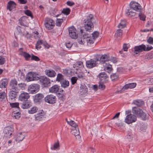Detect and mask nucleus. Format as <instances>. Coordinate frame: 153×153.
Listing matches in <instances>:
<instances>
[{
    "label": "nucleus",
    "mask_w": 153,
    "mask_h": 153,
    "mask_svg": "<svg viewBox=\"0 0 153 153\" xmlns=\"http://www.w3.org/2000/svg\"><path fill=\"white\" fill-rule=\"evenodd\" d=\"M117 36L120 37L123 34V30L121 29H118L117 31Z\"/></svg>",
    "instance_id": "nucleus-64"
},
{
    "label": "nucleus",
    "mask_w": 153,
    "mask_h": 153,
    "mask_svg": "<svg viewBox=\"0 0 153 153\" xmlns=\"http://www.w3.org/2000/svg\"><path fill=\"white\" fill-rule=\"evenodd\" d=\"M18 84V82L15 78L11 79L8 86V89L10 90L19 91Z\"/></svg>",
    "instance_id": "nucleus-5"
},
{
    "label": "nucleus",
    "mask_w": 153,
    "mask_h": 153,
    "mask_svg": "<svg viewBox=\"0 0 153 153\" xmlns=\"http://www.w3.org/2000/svg\"><path fill=\"white\" fill-rule=\"evenodd\" d=\"M86 63V66L88 68H91L96 66L97 64L96 61L92 59L87 61Z\"/></svg>",
    "instance_id": "nucleus-17"
},
{
    "label": "nucleus",
    "mask_w": 153,
    "mask_h": 153,
    "mask_svg": "<svg viewBox=\"0 0 153 153\" xmlns=\"http://www.w3.org/2000/svg\"><path fill=\"white\" fill-rule=\"evenodd\" d=\"M56 100V97L53 94L48 95L45 97V101L50 104L55 103Z\"/></svg>",
    "instance_id": "nucleus-10"
},
{
    "label": "nucleus",
    "mask_w": 153,
    "mask_h": 153,
    "mask_svg": "<svg viewBox=\"0 0 153 153\" xmlns=\"http://www.w3.org/2000/svg\"><path fill=\"white\" fill-rule=\"evenodd\" d=\"M27 17L25 16L22 17L19 19V22L21 25L24 26L26 24Z\"/></svg>",
    "instance_id": "nucleus-33"
},
{
    "label": "nucleus",
    "mask_w": 153,
    "mask_h": 153,
    "mask_svg": "<svg viewBox=\"0 0 153 153\" xmlns=\"http://www.w3.org/2000/svg\"><path fill=\"white\" fill-rule=\"evenodd\" d=\"M45 97L42 93H38L33 97V100L35 103L39 104L45 100Z\"/></svg>",
    "instance_id": "nucleus-8"
},
{
    "label": "nucleus",
    "mask_w": 153,
    "mask_h": 153,
    "mask_svg": "<svg viewBox=\"0 0 153 153\" xmlns=\"http://www.w3.org/2000/svg\"><path fill=\"white\" fill-rule=\"evenodd\" d=\"M63 73L68 77L71 76L73 75L72 69L70 68H65L63 69Z\"/></svg>",
    "instance_id": "nucleus-26"
},
{
    "label": "nucleus",
    "mask_w": 153,
    "mask_h": 153,
    "mask_svg": "<svg viewBox=\"0 0 153 153\" xmlns=\"http://www.w3.org/2000/svg\"><path fill=\"white\" fill-rule=\"evenodd\" d=\"M45 114L44 113L42 112H40L37 113L35 115V120L38 121L41 120Z\"/></svg>",
    "instance_id": "nucleus-28"
},
{
    "label": "nucleus",
    "mask_w": 153,
    "mask_h": 153,
    "mask_svg": "<svg viewBox=\"0 0 153 153\" xmlns=\"http://www.w3.org/2000/svg\"><path fill=\"white\" fill-rule=\"evenodd\" d=\"M18 84V82L15 78L11 79L8 86V89L10 90L19 91Z\"/></svg>",
    "instance_id": "nucleus-6"
},
{
    "label": "nucleus",
    "mask_w": 153,
    "mask_h": 153,
    "mask_svg": "<svg viewBox=\"0 0 153 153\" xmlns=\"http://www.w3.org/2000/svg\"><path fill=\"white\" fill-rule=\"evenodd\" d=\"M21 55L23 56L26 61H29L30 60V59L31 58V55H30L28 53L25 52H22V53L21 54Z\"/></svg>",
    "instance_id": "nucleus-35"
},
{
    "label": "nucleus",
    "mask_w": 153,
    "mask_h": 153,
    "mask_svg": "<svg viewBox=\"0 0 153 153\" xmlns=\"http://www.w3.org/2000/svg\"><path fill=\"white\" fill-rule=\"evenodd\" d=\"M16 6V3L14 1H10L7 3V9L9 10L10 11H11L15 8Z\"/></svg>",
    "instance_id": "nucleus-25"
},
{
    "label": "nucleus",
    "mask_w": 153,
    "mask_h": 153,
    "mask_svg": "<svg viewBox=\"0 0 153 153\" xmlns=\"http://www.w3.org/2000/svg\"><path fill=\"white\" fill-rule=\"evenodd\" d=\"M13 115V116L16 119H19L21 117V114L19 112L16 113L14 112V113Z\"/></svg>",
    "instance_id": "nucleus-55"
},
{
    "label": "nucleus",
    "mask_w": 153,
    "mask_h": 153,
    "mask_svg": "<svg viewBox=\"0 0 153 153\" xmlns=\"http://www.w3.org/2000/svg\"><path fill=\"white\" fill-rule=\"evenodd\" d=\"M59 88L60 86L58 85H54L49 88V91L52 93H58L59 92Z\"/></svg>",
    "instance_id": "nucleus-21"
},
{
    "label": "nucleus",
    "mask_w": 153,
    "mask_h": 153,
    "mask_svg": "<svg viewBox=\"0 0 153 153\" xmlns=\"http://www.w3.org/2000/svg\"><path fill=\"white\" fill-rule=\"evenodd\" d=\"M139 13L138 14V16L140 17V19L143 21L145 20L146 16L142 12V11L139 12Z\"/></svg>",
    "instance_id": "nucleus-45"
},
{
    "label": "nucleus",
    "mask_w": 153,
    "mask_h": 153,
    "mask_svg": "<svg viewBox=\"0 0 153 153\" xmlns=\"http://www.w3.org/2000/svg\"><path fill=\"white\" fill-rule=\"evenodd\" d=\"M153 58V55L152 53L146 54L145 56V59H150Z\"/></svg>",
    "instance_id": "nucleus-60"
},
{
    "label": "nucleus",
    "mask_w": 153,
    "mask_h": 153,
    "mask_svg": "<svg viewBox=\"0 0 153 153\" xmlns=\"http://www.w3.org/2000/svg\"><path fill=\"white\" fill-rule=\"evenodd\" d=\"M65 19L66 18L63 17L62 19H56V26L58 27L60 26L64 21H65Z\"/></svg>",
    "instance_id": "nucleus-34"
},
{
    "label": "nucleus",
    "mask_w": 153,
    "mask_h": 153,
    "mask_svg": "<svg viewBox=\"0 0 153 153\" xmlns=\"http://www.w3.org/2000/svg\"><path fill=\"white\" fill-rule=\"evenodd\" d=\"M137 120L136 116L134 114H130L127 115L125 120V122L128 124L135 122Z\"/></svg>",
    "instance_id": "nucleus-11"
},
{
    "label": "nucleus",
    "mask_w": 153,
    "mask_h": 153,
    "mask_svg": "<svg viewBox=\"0 0 153 153\" xmlns=\"http://www.w3.org/2000/svg\"><path fill=\"white\" fill-rule=\"evenodd\" d=\"M13 128L9 126L6 127L4 130V132L7 135V136H10L12 134Z\"/></svg>",
    "instance_id": "nucleus-24"
},
{
    "label": "nucleus",
    "mask_w": 153,
    "mask_h": 153,
    "mask_svg": "<svg viewBox=\"0 0 153 153\" xmlns=\"http://www.w3.org/2000/svg\"><path fill=\"white\" fill-rule=\"evenodd\" d=\"M8 81L7 79H3L1 82L0 88H5L7 85Z\"/></svg>",
    "instance_id": "nucleus-29"
},
{
    "label": "nucleus",
    "mask_w": 153,
    "mask_h": 153,
    "mask_svg": "<svg viewBox=\"0 0 153 153\" xmlns=\"http://www.w3.org/2000/svg\"><path fill=\"white\" fill-rule=\"evenodd\" d=\"M22 102L20 103V105L21 107L23 109L28 108L32 106L31 102L28 100Z\"/></svg>",
    "instance_id": "nucleus-19"
},
{
    "label": "nucleus",
    "mask_w": 153,
    "mask_h": 153,
    "mask_svg": "<svg viewBox=\"0 0 153 153\" xmlns=\"http://www.w3.org/2000/svg\"><path fill=\"white\" fill-rule=\"evenodd\" d=\"M88 91L87 86L84 84H81L79 93L82 95H85Z\"/></svg>",
    "instance_id": "nucleus-14"
},
{
    "label": "nucleus",
    "mask_w": 153,
    "mask_h": 153,
    "mask_svg": "<svg viewBox=\"0 0 153 153\" xmlns=\"http://www.w3.org/2000/svg\"><path fill=\"white\" fill-rule=\"evenodd\" d=\"M109 57L108 55L104 54L102 55L100 58V61L102 64L105 63V62L109 60Z\"/></svg>",
    "instance_id": "nucleus-27"
},
{
    "label": "nucleus",
    "mask_w": 153,
    "mask_h": 153,
    "mask_svg": "<svg viewBox=\"0 0 153 153\" xmlns=\"http://www.w3.org/2000/svg\"><path fill=\"white\" fill-rule=\"evenodd\" d=\"M105 69L107 71L108 73H109L113 69L112 67V66L111 65H109L108 66L106 67Z\"/></svg>",
    "instance_id": "nucleus-58"
},
{
    "label": "nucleus",
    "mask_w": 153,
    "mask_h": 153,
    "mask_svg": "<svg viewBox=\"0 0 153 153\" xmlns=\"http://www.w3.org/2000/svg\"><path fill=\"white\" fill-rule=\"evenodd\" d=\"M30 97L29 94L27 93L23 92L19 96V100L21 101H26Z\"/></svg>",
    "instance_id": "nucleus-15"
},
{
    "label": "nucleus",
    "mask_w": 153,
    "mask_h": 153,
    "mask_svg": "<svg viewBox=\"0 0 153 153\" xmlns=\"http://www.w3.org/2000/svg\"><path fill=\"white\" fill-rule=\"evenodd\" d=\"M18 86L19 91L20 90H25V88L26 85V84H25L24 83H21L18 84Z\"/></svg>",
    "instance_id": "nucleus-40"
},
{
    "label": "nucleus",
    "mask_w": 153,
    "mask_h": 153,
    "mask_svg": "<svg viewBox=\"0 0 153 153\" xmlns=\"http://www.w3.org/2000/svg\"><path fill=\"white\" fill-rule=\"evenodd\" d=\"M133 103L134 104L138 106H140L144 105V101L140 100H134Z\"/></svg>",
    "instance_id": "nucleus-37"
},
{
    "label": "nucleus",
    "mask_w": 153,
    "mask_h": 153,
    "mask_svg": "<svg viewBox=\"0 0 153 153\" xmlns=\"http://www.w3.org/2000/svg\"><path fill=\"white\" fill-rule=\"evenodd\" d=\"M73 131L74 132L73 134L76 137V138H79L80 137V136H79V129L78 128H75V129H74L73 130Z\"/></svg>",
    "instance_id": "nucleus-39"
},
{
    "label": "nucleus",
    "mask_w": 153,
    "mask_h": 153,
    "mask_svg": "<svg viewBox=\"0 0 153 153\" xmlns=\"http://www.w3.org/2000/svg\"><path fill=\"white\" fill-rule=\"evenodd\" d=\"M39 80L41 84L44 87H47L50 85V80L45 76H41L39 77Z\"/></svg>",
    "instance_id": "nucleus-3"
},
{
    "label": "nucleus",
    "mask_w": 153,
    "mask_h": 153,
    "mask_svg": "<svg viewBox=\"0 0 153 153\" xmlns=\"http://www.w3.org/2000/svg\"><path fill=\"white\" fill-rule=\"evenodd\" d=\"M38 110V108L36 106L31 108L30 109L28 110V112L30 114H33L36 112Z\"/></svg>",
    "instance_id": "nucleus-41"
},
{
    "label": "nucleus",
    "mask_w": 153,
    "mask_h": 153,
    "mask_svg": "<svg viewBox=\"0 0 153 153\" xmlns=\"http://www.w3.org/2000/svg\"><path fill=\"white\" fill-rule=\"evenodd\" d=\"M94 19L93 15L90 14L84 20V27L86 30L90 32L94 28L93 21Z\"/></svg>",
    "instance_id": "nucleus-2"
},
{
    "label": "nucleus",
    "mask_w": 153,
    "mask_h": 153,
    "mask_svg": "<svg viewBox=\"0 0 153 153\" xmlns=\"http://www.w3.org/2000/svg\"><path fill=\"white\" fill-rule=\"evenodd\" d=\"M61 86L64 88H66L68 87L69 85V82L66 79H64L60 82Z\"/></svg>",
    "instance_id": "nucleus-32"
},
{
    "label": "nucleus",
    "mask_w": 153,
    "mask_h": 153,
    "mask_svg": "<svg viewBox=\"0 0 153 153\" xmlns=\"http://www.w3.org/2000/svg\"><path fill=\"white\" fill-rule=\"evenodd\" d=\"M24 133L22 132L19 133L17 136V137L16 139V141L18 142H19L20 141H22L25 137L24 134H23Z\"/></svg>",
    "instance_id": "nucleus-30"
},
{
    "label": "nucleus",
    "mask_w": 153,
    "mask_h": 153,
    "mask_svg": "<svg viewBox=\"0 0 153 153\" xmlns=\"http://www.w3.org/2000/svg\"><path fill=\"white\" fill-rule=\"evenodd\" d=\"M98 77L100 79L101 81L103 80V79H106L108 78V76L104 72H101L98 75Z\"/></svg>",
    "instance_id": "nucleus-31"
},
{
    "label": "nucleus",
    "mask_w": 153,
    "mask_h": 153,
    "mask_svg": "<svg viewBox=\"0 0 153 153\" xmlns=\"http://www.w3.org/2000/svg\"><path fill=\"white\" fill-rule=\"evenodd\" d=\"M80 32L81 34V37L78 39V42L80 44H84L86 41L88 44L91 45L93 44L95 41V40L93 39L91 36L89 37L88 34H84L83 30L82 29H80Z\"/></svg>",
    "instance_id": "nucleus-1"
},
{
    "label": "nucleus",
    "mask_w": 153,
    "mask_h": 153,
    "mask_svg": "<svg viewBox=\"0 0 153 153\" xmlns=\"http://www.w3.org/2000/svg\"><path fill=\"white\" fill-rule=\"evenodd\" d=\"M31 60H34L36 61H38L40 60L39 57L36 56H35L33 54H31V58L30 59Z\"/></svg>",
    "instance_id": "nucleus-52"
},
{
    "label": "nucleus",
    "mask_w": 153,
    "mask_h": 153,
    "mask_svg": "<svg viewBox=\"0 0 153 153\" xmlns=\"http://www.w3.org/2000/svg\"><path fill=\"white\" fill-rule=\"evenodd\" d=\"M64 76L61 74L59 73L57 75V78L56 79V81L61 82L63 80H64Z\"/></svg>",
    "instance_id": "nucleus-38"
},
{
    "label": "nucleus",
    "mask_w": 153,
    "mask_h": 153,
    "mask_svg": "<svg viewBox=\"0 0 153 153\" xmlns=\"http://www.w3.org/2000/svg\"><path fill=\"white\" fill-rule=\"evenodd\" d=\"M6 97V94L4 91L0 92V101H2Z\"/></svg>",
    "instance_id": "nucleus-48"
},
{
    "label": "nucleus",
    "mask_w": 153,
    "mask_h": 153,
    "mask_svg": "<svg viewBox=\"0 0 153 153\" xmlns=\"http://www.w3.org/2000/svg\"><path fill=\"white\" fill-rule=\"evenodd\" d=\"M66 120L70 126L74 127L75 128H77V125L75 123V122L72 120H71L70 121H68L67 119H66Z\"/></svg>",
    "instance_id": "nucleus-43"
},
{
    "label": "nucleus",
    "mask_w": 153,
    "mask_h": 153,
    "mask_svg": "<svg viewBox=\"0 0 153 153\" xmlns=\"http://www.w3.org/2000/svg\"><path fill=\"white\" fill-rule=\"evenodd\" d=\"M33 73V72H30L27 74L26 79L27 82L39 80V77L37 76L35 74Z\"/></svg>",
    "instance_id": "nucleus-12"
},
{
    "label": "nucleus",
    "mask_w": 153,
    "mask_h": 153,
    "mask_svg": "<svg viewBox=\"0 0 153 153\" xmlns=\"http://www.w3.org/2000/svg\"><path fill=\"white\" fill-rule=\"evenodd\" d=\"M98 88L99 89L104 90L105 88V86L103 85L101 81L99 82Z\"/></svg>",
    "instance_id": "nucleus-56"
},
{
    "label": "nucleus",
    "mask_w": 153,
    "mask_h": 153,
    "mask_svg": "<svg viewBox=\"0 0 153 153\" xmlns=\"http://www.w3.org/2000/svg\"><path fill=\"white\" fill-rule=\"evenodd\" d=\"M33 35H34V37L36 39H38L39 37V35L37 31H34L33 33Z\"/></svg>",
    "instance_id": "nucleus-63"
},
{
    "label": "nucleus",
    "mask_w": 153,
    "mask_h": 153,
    "mask_svg": "<svg viewBox=\"0 0 153 153\" xmlns=\"http://www.w3.org/2000/svg\"><path fill=\"white\" fill-rule=\"evenodd\" d=\"M5 62V58L3 56H0V65H3Z\"/></svg>",
    "instance_id": "nucleus-57"
},
{
    "label": "nucleus",
    "mask_w": 153,
    "mask_h": 153,
    "mask_svg": "<svg viewBox=\"0 0 153 153\" xmlns=\"http://www.w3.org/2000/svg\"><path fill=\"white\" fill-rule=\"evenodd\" d=\"M126 26V21L122 20L118 25V27L119 28H122L125 27Z\"/></svg>",
    "instance_id": "nucleus-47"
},
{
    "label": "nucleus",
    "mask_w": 153,
    "mask_h": 153,
    "mask_svg": "<svg viewBox=\"0 0 153 153\" xmlns=\"http://www.w3.org/2000/svg\"><path fill=\"white\" fill-rule=\"evenodd\" d=\"M145 45L144 44H142L139 46H136L134 47V51L136 54H137L138 53L141 52L143 51H145Z\"/></svg>",
    "instance_id": "nucleus-18"
},
{
    "label": "nucleus",
    "mask_w": 153,
    "mask_h": 153,
    "mask_svg": "<svg viewBox=\"0 0 153 153\" xmlns=\"http://www.w3.org/2000/svg\"><path fill=\"white\" fill-rule=\"evenodd\" d=\"M118 78V76L115 73L111 75V78L112 81L116 80Z\"/></svg>",
    "instance_id": "nucleus-50"
},
{
    "label": "nucleus",
    "mask_w": 153,
    "mask_h": 153,
    "mask_svg": "<svg viewBox=\"0 0 153 153\" xmlns=\"http://www.w3.org/2000/svg\"><path fill=\"white\" fill-rule=\"evenodd\" d=\"M132 110L133 113L138 117H139L143 111L142 109L136 107H133Z\"/></svg>",
    "instance_id": "nucleus-22"
},
{
    "label": "nucleus",
    "mask_w": 153,
    "mask_h": 153,
    "mask_svg": "<svg viewBox=\"0 0 153 153\" xmlns=\"http://www.w3.org/2000/svg\"><path fill=\"white\" fill-rule=\"evenodd\" d=\"M99 34V33L98 32L95 31L92 34V36L91 37L95 40V39L98 37Z\"/></svg>",
    "instance_id": "nucleus-51"
},
{
    "label": "nucleus",
    "mask_w": 153,
    "mask_h": 153,
    "mask_svg": "<svg viewBox=\"0 0 153 153\" xmlns=\"http://www.w3.org/2000/svg\"><path fill=\"white\" fill-rule=\"evenodd\" d=\"M19 92V91L10 90L9 93V100L11 101L16 100V98L17 96V93Z\"/></svg>",
    "instance_id": "nucleus-16"
},
{
    "label": "nucleus",
    "mask_w": 153,
    "mask_h": 153,
    "mask_svg": "<svg viewBox=\"0 0 153 153\" xmlns=\"http://www.w3.org/2000/svg\"><path fill=\"white\" fill-rule=\"evenodd\" d=\"M139 117H140L143 120H146L148 119V114L143 112V111L140 114Z\"/></svg>",
    "instance_id": "nucleus-42"
},
{
    "label": "nucleus",
    "mask_w": 153,
    "mask_h": 153,
    "mask_svg": "<svg viewBox=\"0 0 153 153\" xmlns=\"http://www.w3.org/2000/svg\"><path fill=\"white\" fill-rule=\"evenodd\" d=\"M68 30L69 35L72 39L77 38L78 35L76 34V30L74 26L69 27Z\"/></svg>",
    "instance_id": "nucleus-13"
},
{
    "label": "nucleus",
    "mask_w": 153,
    "mask_h": 153,
    "mask_svg": "<svg viewBox=\"0 0 153 153\" xmlns=\"http://www.w3.org/2000/svg\"><path fill=\"white\" fill-rule=\"evenodd\" d=\"M45 74L48 76L51 77H55L56 75V72L52 70H46L45 71Z\"/></svg>",
    "instance_id": "nucleus-20"
},
{
    "label": "nucleus",
    "mask_w": 153,
    "mask_h": 153,
    "mask_svg": "<svg viewBox=\"0 0 153 153\" xmlns=\"http://www.w3.org/2000/svg\"><path fill=\"white\" fill-rule=\"evenodd\" d=\"M25 14L28 16H30L32 18L33 17V15L31 12L29 10H27L25 11Z\"/></svg>",
    "instance_id": "nucleus-54"
},
{
    "label": "nucleus",
    "mask_w": 153,
    "mask_h": 153,
    "mask_svg": "<svg viewBox=\"0 0 153 153\" xmlns=\"http://www.w3.org/2000/svg\"><path fill=\"white\" fill-rule=\"evenodd\" d=\"M148 43L151 45H153V38L149 37L147 41Z\"/></svg>",
    "instance_id": "nucleus-61"
},
{
    "label": "nucleus",
    "mask_w": 153,
    "mask_h": 153,
    "mask_svg": "<svg viewBox=\"0 0 153 153\" xmlns=\"http://www.w3.org/2000/svg\"><path fill=\"white\" fill-rule=\"evenodd\" d=\"M10 105L12 108H19V102L12 103L9 102Z\"/></svg>",
    "instance_id": "nucleus-49"
},
{
    "label": "nucleus",
    "mask_w": 153,
    "mask_h": 153,
    "mask_svg": "<svg viewBox=\"0 0 153 153\" xmlns=\"http://www.w3.org/2000/svg\"><path fill=\"white\" fill-rule=\"evenodd\" d=\"M77 78L76 77H73L71 78V81L73 85L76 83Z\"/></svg>",
    "instance_id": "nucleus-62"
},
{
    "label": "nucleus",
    "mask_w": 153,
    "mask_h": 153,
    "mask_svg": "<svg viewBox=\"0 0 153 153\" xmlns=\"http://www.w3.org/2000/svg\"><path fill=\"white\" fill-rule=\"evenodd\" d=\"M126 14L130 17H132L135 15L136 13L131 11H130L129 9H127L126 11Z\"/></svg>",
    "instance_id": "nucleus-44"
},
{
    "label": "nucleus",
    "mask_w": 153,
    "mask_h": 153,
    "mask_svg": "<svg viewBox=\"0 0 153 153\" xmlns=\"http://www.w3.org/2000/svg\"><path fill=\"white\" fill-rule=\"evenodd\" d=\"M70 12L71 10L69 8H67L63 9L62 11L61 12L65 15H68L70 14Z\"/></svg>",
    "instance_id": "nucleus-46"
},
{
    "label": "nucleus",
    "mask_w": 153,
    "mask_h": 153,
    "mask_svg": "<svg viewBox=\"0 0 153 153\" xmlns=\"http://www.w3.org/2000/svg\"><path fill=\"white\" fill-rule=\"evenodd\" d=\"M129 6L131 9L137 12H140L143 10L142 7L140 5L135 1H131L129 4Z\"/></svg>",
    "instance_id": "nucleus-7"
},
{
    "label": "nucleus",
    "mask_w": 153,
    "mask_h": 153,
    "mask_svg": "<svg viewBox=\"0 0 153 153\" xmlns=\"http://www.w3.org/2000/svg\"><path fill=\"white\" fill-rule=\"evenodd\" d=\"M40 86L37 84H33L29 86L28 90L31 94H35L38 92Z\"/></svg>",
    "instance_id": "nucleus-9"
},
{
    "label": "nucleus",
    "mask_w": 153,
    "mask_h": 153,
    "mask_svg": "<svg viewBox=\"0 0 153 153\" xmlns=\"http://www.w3.org/2000/svg\"><path fill=\"white\" fill-rule=\"evenodd\" d=\"M84 66L83 65L82 62L81 61L77 62L74 65L73 67L75 68L76 67H78L79 68H83Z\"/></svg>",
    "instance_id": "nucleus-36"
},
{
    "label": "nucleus",
    "mask_w": 153,
    "mask_h": 153,
    "mask_svg": "<svg viewBox=\"0 0 153 153\" xmlns=\"http://www.w3.org/2000/svg\"><path fill=\"white\" fill-rule=\"evenodd\" d=\"M45 25L47 29H52L55 26L54 21L51 19L46 18L45 21Z\"/></svg>",
    "instance_id": "nucleus-4"
},
{
    "label": "nucleus",
    "mask_w": 153,
    "mask_h": 153,
    "mask_svg": "<svg viewBox=\"0 0 153 153\" xmlns=\"http://www.w3.org/2000/svg\"><path fill=\"white\" fill-rule=\"evenodd\" d=\"M78 77L80 80H83L84 79V74L82 73H80L78 74L77 76Z\"/></svg>",
    "instance_id": "nucleus-59"
},
{
    "label": "nucleus",
    "mask_w": 153,
    "mask_h": 153,
    "mask_svg": "<svg viewBox=\"0 0 153 153\" xmlns=\"http://www.w3.org/2000/svg\"><path fill=\"white\" fill-rule=\"evenodd\" d=\"M136 84L135 83H131L125 85L122 88V90L124 91L128 88L132 89L135 87Z\"/></svg>",
    "instance_id": "nucleus-23"
},
{
    "label": "nucleus",
    "mask_w": 153,
    "mask_h": 153,
    "mask_svg": "<svg viewBox=\"0 0 153 153\" xmlns=\"http://www.w3.org/2000/svg\"><path fill=\"white\" fill-rule=\"evenodd\" d=\"M59 147V143L58 142L57 143H55L53 145V147H51V149L52 150H55L56 149H58Z\"/></svg>",
    "instance_id": "nucleus-53"
}]
</instances>
